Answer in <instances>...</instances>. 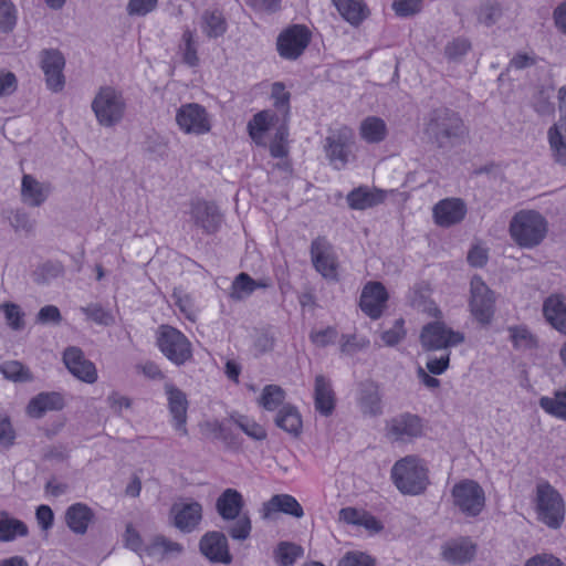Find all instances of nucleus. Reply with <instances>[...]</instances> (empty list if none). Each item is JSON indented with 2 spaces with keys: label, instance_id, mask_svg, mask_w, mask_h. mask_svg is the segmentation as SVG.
Returning a JSON list of instances; mask_svg holds the SVG:
<instances>
[{
  "label": "nucleus",
  "instance_id": "nucleus-30",
  "mask_svg": "<svg viewBox=\"0 0 566 566\" xmlns=\"http://www.w3.org/2000/svg\"><path fill=\"white\" fill-rule=\"evenodd\" d=\"M64 398L59 392H41L33 397L28 407L27 412L32 418H41L48 411H59L64 408Z\"/></svg>",
  "mask_w": 566,
  "mask_h": 566
},
{
  "label": "nucleus",
  "instance_id": "nucleus-47",
  "mask_svg": "<svg viewBox=\"0 0 566 566\" xmlns=\"http://www.w3.org/2000/svg\"><path fill=\"white\" fill-rule=\"evenodd\" d=\"M369 339L356 334H343L339 339V349L343 355L354 356L369 346Z\"/></svg>",
  "mask_w": 566,
  "mask_h": 566
},
{
  "label": "nucleus",
  "instance_id": "nucleus-52",
  "mask_svg": "<svg viewBox=\"0 0 566 566\" xmlns=\"http://www.w3.org/2000/svg\"><path fill=\"white\" fill-rule=\"evenodd\" d=\"M271 98L276 109L282 111L286 117L290 113L291 94L286 91L284 83L274 82L271 87Z\"/></svg>",
  "mask_w": 566,
  "mask_h": 566
},
{
  "label": "nucleus",
  "instance_id": "nucleus-36",
  "mask_svg": "<svg viewBox=\"0 0 566 566\" xmlns=\"http://www.w3.org/2000/svg\"><path fill=\"white\" fill-rule=\"evenodd\" d=\"M339 14L352 25L360 24L368 14L366 4L360 0H332Z\"/></svg>",
  "mask_w": 566,
  "mask_h": 566
},
{
  "label": "nucleus",
  "instance_id": "nucleus-50",
  "mask_svg": "<svg viewBox=\"0 0 566 566\" xmlns=\"http://www.w3.org/2000/svg\"><path fill=\"white\" fill-rule=\"evenodd\" d=\"M8 221L15 232L29 233L34 228V221L24 209H15L8 212Z\"/></svg>",
  "mask_w": 566,
  "mask_h": 566
},
{
  "label": "nucleus",
  "instance_id": "nucleus-24",
  "mask_svg": "<svg viewBox=\"0 0 566 566\" xmlns=\"http://www.w3.org/2000/svg\"><path fill=\"white\" fill-rule=\"evenodd\" d=\"M190 214L195 223L208 234L217 232L222 221L218 208L203 200L192 202Z\"/></svg>",
  "mask_w": 566,
  "mask_h": 566
},
{
  "label": "nucleus",
  "instance_id": "nucleus-64",
  "mask_svg": "<svg viewBox=\"0 0 566 566\" xmlns=\"http://www.w3.org/2000/svg\"><path fill=\"white\" fill-rule=\"evenodd\" d=\"M158 0H129L127 4V13L129 15H146L151 12Z\"/></svg>",
  "mask_w": 566,
  "mask_h": 566
},
{
  "label": "nucleus",
  "instance_id": "nucleus-27",
  "mask_svg": "<svg viewBox=\"0 0 566 566\" xmlns=\"http://www.w3.org/2000/svg\"><path fill=\"white\" fill-rule=\"evenodd\" d=\"M336 397L332 382L324 375H317L314 381V406L322 416L328 417L335 409Z\"/></svg>",
  "mask_w": 566,
  "mask_h": 566
},
{
  "label": "nucleus",
  "instance_id": "nucleus-59",
  "mask_svg": "<svg viewBox=\"0 0 566 566\" xmlns=\"http://www.w3.org/2000/svg\"><path fill=\"white\" fill-rule=\"evenodd\" d=\"M423 0H394L392 9L399 17H410L421 10Z\"/></svg>",
  "mask_w": 566,
  "mask_h": 566
},
{
  "label": "nucleus",
  "instance_id": "nucleus-8",
  "mask_svg": "<svg viewBox=\"0 0 566 566\" xmlns=\"http://www.w3.org/2000/svg\"><path fill=\"white\" fill-rule=\"evenodd\" d=\"M354 147L355 135L353 129L340 126L331 132L325 138L324 151L329 165L336 170H342L355 159Z\"/></svg>",
  "mask_w": 566,
  "mask_h": 566
},
{
  "label": "nucleus",
  "instance_id": "nucleus-6",
  "mask_svg": "<svg viewBox=\"0 0 566 566\" xmlns=\"http://www.w3.org/2000/svg\"><path fill=\"white\" fill-rule=\"evenodd\" d=\"M156 345L174 365L182 366L192 358V344L178 328L160 325L156 332Z\"/></svg>",
  "mask_w": 566,
  "mask_h": 566
},
{
  "label": "nucleus",
  "instance_id": "nucleus-2",
  "mask_svg": "<svg viewBox=\"0 0 566 566\" xmlns=\"http://www.w3.org/2000/svg\"><path fill=\"white\" fill-rule=\"evenodd\" d=\"M244 499L235 489H226L216 501V510L223 521H232L228 528L229 535L237 541H244L250 536L252 524L248 513H242Z\"/></svg>",
  "mask_w": 566,
  "mask_h": 566
},
{
  "label": "nucleus",
  "instance_id": "nucleus-38",
  "mask_svg": "<svg viewBox=\"0 0 566 566\" xmlns=\"http://www.w3.org/2000/svg\"><path fill=\"white\" fill-rule=\"evenodd\" d=\"M29 533L28 526L21 520L11 517L7 512H0V542H12L17 537H24Z\"/></svg>",
  "mask_w": 566,
  "mask_h": 566
},
{
  "label": "nucleus",
  "instance_id": "nucleus-18",
  "mask_svg": "<svg viewBox=\"0 0 566 566\" xmlns=\"http://www.w3.org/2000/svg\"><path fill=\"white\" fill-rule=\"evenodd\" d=\"M165 394L167 396L168 409L172 418V427L180 436L186 437L187 430V410L188 399L186 394L175 385L167 382L165 385Z\"/></svg>",
  "mask_w": 566,
  "mask_h": 566
},
{
  "label": "nucleus",
  "instance_id": "nucleus-57",
  "mask_svg": "<svg viewBox=\"0 0 566 566\" xmlns=\"http://www.w3.org/2000/svg\"><path fill=\"white\" fill-rule=\"evenodd\" d=\"M471 49V43L463 38H458L449 42L444 48V54L449 60H459Z\"/></svg>",
  "mask_w": 566,
  "mask_h": 566
},
{
  "label": "nucleus",
  "instance_id": "nucleus-5",
  "mask_svg": "<svg viewBox=\"0 0 566 566\" xmlns=\"http://www.w3.org/2000/svg\"><path fill=\"white\" fill-rule=\"evenodd\" d=\"M391 478L402 494L418 495L428 484L427 469L415 455H407L397 461L391 469Z\"/></svg>",
  "mask_w": 566,
  "mask_h": 566
},
{
  "label": "nucleus",
  "instance_id": "nucleus-31",
  "mask_svg": "<svg viewBox=\"0 0 566 566\" xmlns=\"http://www.w3.org/2000/svg\"><path fill=\"white\" fill-rule=\"evenodd\" d=\"M277 122V115L271 109L256 113L248 123V133L259 146H265L264 135Z\"/></svg>",
  "mask_w": 566,
  "mask_h": 566
},
{
  "label": "nucleus",
  "instance_id": "nucleus-49",
  "mask_svg": "<svg viewBox=\"0 0 566 566\" xmlns=\"http://www.w3.org/2000/svg\"><path fill=\"white\" fill-rule=\"evenodd\" d=\"M81 311L86 315L88 319L98 325L109 326L115 322L113 314L97 303H92L87 306L81 307Z\"/></svg>",
  "mask_w": 566,
  "mask_h": 566
},
{
  "label": "nucleus",
  "instance_id": "nucleus-1",
  "mask_svg": "<svg viewBox=\"0 0 566 566\" xmlns=\"http://www.w3.org/2000/svg\"><path fill=\"white\" fill-rule=\"evenodd\" d=\"M548 222L536 210L523 209L511 219L509 232L512 240L522 249H533L546 238Z\"/></svg>",
  "mask_w": 566,
  "mask_h": 566
},
{
  "label": "nucleus",
  "instance_id": "nucleus-32",
  "mask_svg": "<svg viewBox=\"0 0 566 566\" xmlns=\"http://www.w3.org/2000/svg\"><path fill=\"white\" fill-rule=\"evenodd\" d=\"M94 518V512L84 503H75L67 507L65 522L72 532L83 535Z\"/></svg>",
  "mask_w": 566,
  "mask_h": 566
},
{
  "label": "nucleus",
  "instance_id": "nucleus-29",
  "mask_svg": "<svg viewBox=\"0 0 566 566\" xmlns=\"http://www.w3.org/2000/svg\"><path fill=\"white\" fill-rule=\"evenodd\" d=\"M272 286V281L269 277L259 280L252 279L248 273H239L230 287L229 295L234 301H242L249 297L258 289H269Z\"/></svg>",
  "mask_w": 566,
  "mask_h": 566
},
{
  "label": "nucleus",
  "instance_id": "nucleus-42",
  "mask_svg": "<svg viewBox=\"0 0 566 566\" xmlns=\"http://www.w3.org/2000/svg\"><path fill=\"white\" fill-rule=\"evenodd\" d=\"M547 138L554 161L566 166V138L557 124L549 127Z\"/></svg>",
  "mask_w": 566,
  "mask_h": 566
},
{
  "label": "nucleus",
  "instance_id": "nucleus-21",
  "mask_svg": "<svg viewBox=\"0 0 566 566\" xmlns=\"http://www.w3.org/2000/svg\"><path fill=\"white\" fill-rule=\"evenodd\" d=\"M52 186L50 182L38 180L30 174H24L21 179V201L31 208L41 207L50 197Z\"/></svg>",
  "mask_w": 566,
  "mask_h": 566
},
{
  "label": "nucleus",
  "instance_id": "nucleus-55",
  "mask_svg": "<svg viewBox=\"0 0 566 566\" xmlns=\"http://www.w3.org/2000/svg\"><path fill=\"white\" fill-rule=\"evenodd\" d=\"M501 14L502 10L499 4L484 3L479 8L478 21L485 27H491L497 22Z\"/></svg>",
  "mask_w": 566,
  "mask_h": 566
},
{
  "label": "nucleus",
  "instance_id": "nucleus-40",
  "mask_svg": "<svg viewBox=\"0 0 566 566\" xmlns=\"http://www.w3.org/2000/svg\"><path fill=\"white\" fill-rule=\"evenodd\" d=\"M200 27L202 32L210 39L222 36L227 31V21L219 10L205 11L201 17Z\"/></svg>",
  "mask_w": 566,
  "mask_h": 566
},
{
  "label": "nucleus",
  "instance_id": "nucleus-46",
  "mask_svg": "<svg viewBox=\"0 0 566 566\" xmlns=\"http://www.w3.org/2000/svg\"><path fill=\"white\" fill-rule=\"evenodd\" d=\"M285 399V391L277 385H266L259 398V403L264 409L273 411L277 409Z\"/></svg>",
  "mask_w": 566,
  "mask_h": 566
},
{
  "label": "nucleus",
  "instance_id": "nucleus-3",
  "mask_svg": "<svg viewBox=\"0 0 566 566\" xmlns=\"http://www.w3.org/2000/svg\"><path fill=\"white\" fill-rule=\"evenodd\" d=\"M467 133L462 118L458 113L440 107L429 114L424 134L439 147L452 145L455 139Z\"/></svg>",
  "mask_w": 566,
  "mask_h": 566
},
{
  "label": "nucleus",
  "instance_id": "nucleus-12",
  "mask_svg": "<svg viewBox=\"0 0 566 566\" xmlns=\"http://www.w3.org/2000/svg\"><path fill=\"white\" fill-rule=\"evenodd\" d=\"M470 310L474 318L483 324L491 323L494 315L495 297L484 281L475 275L470 283Z\"/></svg>",
  "mask_w": 566,
  "mask_h": 566
},
{
  "label": "nucleus",
  "instance_id": "nucleus-61",
  "mask_svg": "<svg viewBox=\"0 0 566 566\" xmlns=\"http://www.w3.org/2000/svg\"><path fill=\"white\" fill-rule=\"evenodd\" d=\"M406 336L403 329V319L399 318L395 322L394 326L381 334V339L387 346H395L400 343Z\"/></svg>",
  "mask_w": 566,
  "mask_h": 566
},
{
  "label": "nucleus",
  "instance_id": "nucleus-43",
  "mask_svg": "<svg viewBox=\"0 0 566 566\" xmlns=\"http://www.w3.org/2000/svg\"><path fill=\"white\" fill-rule=\"evenodd\" d=\"M303 554L302 546L291 542H280L274 551V559L279 566H292Z\"/></svg>",
  "mask_w": 566,
  "mask_h": 566
},
{
  "label": "nucleus",
  "instance_id": "nucleus-53",
  "mask_svg": "<svg viewBox=\"0 0 566 566\" xmlns=\"http://www.w3.org/2000/svg\"><path fill=\"white\" fill-rule=\"evenodd\" d=\"M511 340L516 348H533L536 346V339L532 333L524 326L510 327Z\"/></svg>",
  "mask_w": 566,
  "mask_h": 566
},
{
  "label": "nucleus",
  "instance_id": "nucleus-37",
  "mask_svg": "<svg viewBox=\"0 0 566 566\" xmlns=\"http://www.w3.org/2000/svg\"><path fill=\"white\" fill-rule=\"evenodd\" d=\"M359 135L368 144H378L387 136V125L380 117L368 116L360 123Z\"/></svg>",
  "mask_w": 566,
  "mask_h": 566
},
{
  "label": "nucleus",
  "instance_id": "nucleus-13",
  "mask_svg": "<svg viewBox=\"0 0 566 566\" xmlns=\"http://www.w3.org/2000/svg\"><path fill=\"white\" fill-rule=\"evenodd\" d=\"M463 340L462 333L454 332L440 322L427 324L420 334V343L426 350L447 349L463 343Z\"/></svg>",
  "mask_w": 566,
  "mask_h": 566
},
{
  "label": "nucleus",
  "instance_id": "nucleus-16",
  "mask_svg": "<svg viewBox=\"0 0 566 566\" xmlns=\"http://www.w3.org/2000/svg\"><path fill=\"white\" fill-rule=\"evenodd\" d=\"M422 432L421 418L409 412L401 413L387 423V434L395 441L408 442L421 437Z\"/></svg>",
  "mask_w": 566,
  "mask_h": 566
},
{
  "label": "nucleus",
  "instance_id": "nucleus-4",
  "mask_svg": "<svg viewBox=\"0 0 566 566\" xmlns=\"http://www.w3.org/2000/svg\"><path fill=\"white\" fill-rule=\"evenodd\" d=\"M534 504L538 522L552 530H558L563 525L566 514L565 501L548 482L543 481L536 485Z\"/></svg>",
  "mask_w": 566,
  "mask_h": 566
},
{
  "label": "nucleus",
  "instance_id": "nucleus-28",
  "mask_svg": "<svg viewBox=\"0 0 566 566\" xmlns=\"http://www.w3.org/2000/svg\"><path fill=\"white\" fill-rule=\"evenodd\" d=\"M475 554V546L469 538H457L448 541L441 548V556L451 564H465L470 562Z\"/></svg>",
  "mask_w": 566,
  "mask_h": 566
},
{
  "label": "nucleus",
  "instance_id": "nucleus-17",
  "mask_svg": "<svg viewBox=\"0 0 566 566\" xmlns=\"http://www.w3.org/2000/svg\"><path fill=\"white\" fill-rule=\"evenodd\" d=\"M63 361L69 371L77 379L87 384H94L97 380L95 365L85 358L81 348L67 347L63 353Z\"/></svg>",
  "mask_w": 566,
  "mask_h": 566
},
{
  "label": "nucleus",
  "instance_id": "nucleus-48",
  "mask_svg": "<svg viewBox=\"0 0 566 566\" xmlns=\"http://www.w3.org/2000/svg\"><path fill=\"white\" fill-rule=\"evenodd\" d=\"M182 61L189 66H197L199 57L197 54V43L193 31L186 29L182 33V43L180 44Z\"/></svg>",
  "mask_w": 566,
  "mask_h": 566
},
{
  "label": "nucleus",
  "instance_id": "nucleus-20",
  "mask_svg": "<svg viewBox=\"0 0 566 566\" xmlns=\"http://www.w3.org/2000/svg\"><path fill=\"white\" fill-rule=\"evenodd\" d=\"M433 219L439 227L449 228L460 223L467 214V206L462 199L446 198L433 207Z\"/></svg>",
  "mask_w": 566,
  "mask_h": 566
},
{
  "label": "nucleus",
  "instance_id": "nucleus-15",
  "mask_svg": "<svg viewBox=\"0 0 566 566\" xmlns=\"http://www.w3.org/2000/svg\"><path fill=\"white\" fill-rule=\"evenodd\" d=\"M64 66L65 59L59 50L49 49L41 52V69L45 75V83L48 88L54 93L64 88Z\"/></svg>",
  "mask_w": 566,
  "mask_h": 566
},
{
  "label": "nucleus",
  "instance_id": "nucleus-51",
  "mask_svg": "<svg viewBox=\"0 0 566 566\" xmlns=\"http://www.w3.org/2000/svg\"><path fill=\"white\" fill-rule=\"evenodd\" d=\"M287 136V127L284 124L277 127L274 138L269 145V150L273 158H284L289 155Z\"/></svg>",
  "mask_w": 566,
  "mask_h": 566
},
{
  "label": "nucleus",
  "instance_id": "nucleus-39",
  "mask_svg": "<svg viewBox=\"0 0 566 566\" xmlns=\"http://www.w3.org/2000/svg\"><path fill=\"white\" fill-rule=\"evenodd\" d=\"M538 405L547 415L566 421V387L555 390L553 397H541Z\"/></svg>",
  "mask_w": 566,
  "mask_h": 566
},
{
  "label": "nucleus",
  "instance_id": "nucleus-10",
  "mask_svg": "<svg viewBox=\"0 0 566 566\" xmlns=\"http://www.w3.org/2000/svg\"><path fill=\"white\" fill-rule=\"evenodd\" d=\"M311 39V31L305 25L293 24L279 34L276 51L283 60L296 61L308 46Z\"/></svg>",
  "mask_w": 566,
  "mask_h": 566
},
{
  "label": "nucleus",
  "instance_id": "nucleus-60",
  "mask_svg": "<svg viewBox=\"0 0 566 566\" xmlns=\"http://www.w3.org/2000/svg\"><path fill=\"white\" fill-rule=\"evenodd\" d=\"M524 566H566V564L552 553H537L526 559Z\"/></svg>",
  "mask_w": 566,
  "mask_h": 566
},
{
  "label": "nucleus",
  "instance_id": "nucleus-26",
  "mask_svg": "<svg viewBox=\"0 0 566 566\" xmlns=\"http://www.w3.org/2000/svg\"><path fill=\"white\" fill-rule=\"evenodd\" d=\"M545 319L559 333L566 334V296L560 293L551 294L543 303Z\"/></svg>",
  "mask_w": 566,
  "mask_h": 566
},
{
  "label": "nucleus",
  "instance_id": "nucleus-62",
  "mask_svg": "<svg viewBox=\"0 0 566 566\" xmlns=\"http://www.w3.org/2000/svg\"><path fill=\"white\" fill-rule=\"evenodd\" d=\"M338 566H375V560L361 552H349L338 563Z\"/></svg>",
  "mask_w": 566,
  "mask_h": 566
},
{
  "label": "nucleus",
  "instance_id": "nucleus-63",
  "mask_svg": "<svg viewBox=\"0 0 566 566\" xmlns=\"http://www.w3.org/2000/svg\"><path fill=\"white\" fill-rule=\"evenodd\" d=\"M15 431L8 416L0 415V444L4 448L13 446Z\"/></svg>",
  "mask_w": 566,
  "mask_h": 566
},
{
  "label": "nucleus",
  "instance_id": "nucleus-22",
  "mask_svg": "<svg viewBox=\"0 0 566 566\" xmlns=\"http://www.w3.org/2000/svg\"><path fill=\"white\" fill-rule=\"evenodd\" d=\"M200 552L213 563L230 564L231 555L228 547V539L221 532H209L205 534L199 543Z\"/></svg>",
  "mask_w": 566,
  "mask_h": 566
},
{
  "label": "nucleus",
  "instance_id": "nucleus-34",
  "mask_svg": "<svg viewBox=\"0 0 566 566\" xmlns=\"http://www.w3.org/2000/svg\"><path fill=\"white\" fill-rule=\"evenodd\" d=\"M275 424L293 437L302 433L303 421L296 407L286 403L283 405L275 416Z\"/></svg>",
  "mask_w": 566,
  "mask_h": 566
},
{
  "label": "nucleus",
  "instance_id": "nucleus-19",
  "mask_svg": "<svg viewBox=\"0 0 566 566\" xmlns=\"http://www.w3.org/2000/svg\"><path fill=\"white\" fill-rule=\"evenodd\" d=\"M388 301V293L379 282H368L360 294V310L371 319H378Z\"/></svg>",
  "mask_w": 566,
  "mask_h": 566
},
{
  "label": "nucleus",
  "instance_id": "nucleus-56",
  "mask_svg": "<svg viewBox=\"0 0 566 566\" xmlns=\"http://www.w3.org/2000/svg\"><path fill=\"white\" fill-rule=\"evenodd\" d=\"M235 423L239 426V428L249 437L255 440H263L266 438V431L265 429L256 423L253 420H250L249 418L244 416H240Z\"/></svg>",
  "mask_w": 566,
  "mask_h": 566
},
{
  "label": "nucleus",
  "instance_id": "nucleus-45",
  "mask_svg": "<svg viewBox=\"0 0 566 566\" xmlns=\"http://www.w3.org/2000/svg\"><path fill=\"white\" fill-rule=\"evenodd\" d=\"M18 23V9L11 0H0V33H11Z\"/></svg>",
  "mask_w": 566,
  "mask_h": 566
},
{
  "label": "nucleus",
  "instance_id": "nucleus-58",
  "mask_svg": "<svg viewBox=\"0 0 566 566\" xmlns=\"http://www.w3.org/2000/svg\"><path fill=\"white\" fill-rule=\"evenodd\" d=\"M337 335L336 328L329 326L325 329L312 331L310 339L317 347H326L335 343Z\"/></svg>",
  "mask_w": 566,
  "mask_h": 566
},
{
  "label": "nucleus",
  "instance_id": "nucleus-35",
  "mask_svg": "<svg viewBox=\"0 0 566 566\" xmlns=\"http://www.w3.org/2000/svg\"><path fill=\"white\" fill-rule=\"evenodd\" d=\"M358 406L366 416L376 417L381 415V397L379 389L374 384H365L359 392Z\"/></svg>",
  "mask_w": 566,
  "mask_h": 566
},
{
  "label": "nucleus",
  "instance_id": "nucleus-23",
  "mask_svg": "<svg viewBox=\"0 0 566 566\" xmlns=\"http://www.w3.org/2000/svg\"><path fill=\"white\" fill-rule=\"evenodd\" d=\"M275 513H283L295 518L304 516V510L298 501L290 494H276L264 502L261 509L262 518L269 520Z\"/></svg>",
  "mask_w": 566,
  "mask_h": 566
},
{
  "label": "nucleus",
  "instance_id": "nucleus-41",
  "mask_svg": "<svg viewBox=\"0 0 566 566\" xmlns=\"http://www.w3.org/2000/svg\"><path fill=\"white\" fill-rule=\"evenodd\" d=\"M339 520L347 524L365 526L369 530H379L378 521L364 511L354 507H344L339 511Z\"/></svg>",
  "mask_w": 566,
  "mask_h": 566
},
{
  "label": "nucleus",
  "instance_id": "nucleus-25",
  "mask_svg": "<svg viewBox=\"0 0 566 566\" xmlns=\"http://www.w3.org/2000/svg\"><path fill=\"white\" fill-rule=\"evenodd\" d=\"M175 526L186 533L193 531L202 518V506L198 502L175 504L171 509Z\"/></svg>",
  "mask_w": 566,
  "mask_h": 566
},
{
  "label": "nucleus",
  "instance_id": "nucleus-33",
  "mask_svg": "<svg viewBox=\"0 0 566 566\" xmlns=\"http://www.w3.org/2000/svg\"><path fill=\"white\" fill-rule=\"evenodd\" d=\"M182 552L184 547L181 544L163 535L155 536L151 542L145 546V555L156 560L175 557Z\"/></svg>",
  "mask_w": 566,
  "mask_h": 566
},
{
  "label": "nucleus",
  "instance_id": "nucleus-9",
  "mask_svg": "<svg viewBox=\"0 0 566 566\" xmlns=\"http://www.w3.org/2000/svg\"><path fill=\"white\" fill-rule=\"evenodd\" d=\"M453 504L467 516H478L485 505V493L473 480H462L451 490Z\"/></svg>",
  "mask_w": 566,
  "mask_h": 566
},
{
  "label": "nucleus",
  "instance_id": "nucleus-7",
  "mask_svg": "<svg viewBox=\"0 0 566 566\" xmlns=\"http://www.w3.org/2000/svg\"><path fill=\"white\" fill-rule=\"evenodd\" d=\"M92 111L101 126L113 127L123 119L126 102L122 92L112 86H102L92 101Z\"/></svg>",
  "mask_w": 566,
  "mask_h": 566
},
{
  "label": "nucleus",
  "instance_id": "nucleus-44",
  "mask_svg": "<svg viewBox=\"0 0 566 566\" xmlns=\"http://www.w3.org/2000/svg\"><path fill=\"white\" fill-rule=\"evenodd\" d=\"M381 201V197L365 188H357L350 191L347 196V202L350 208L356 210H364L373 207Z\"/></svg>",
  "mask_w": 566,
  "mask_h": 566
},
{
  "label": "nucleus",
  "instance_id": "nucleus-54",
  "mask_svg": "<svg viewBox=\"0 0 566 566\" xmlns=\"http://www.w3.org/2000/svg\"><path fill=\"white\" fill-rule=\"evenodd\" d=\"M1 310L4 313V317H6L8 325L12 329L19 331L24 327V321H23L24 314L22 313L19 305H17L14 303H3V304H1Z\"/></svg>",
  "mask_w": 566,
  "mask_h": 566
},
{
  "label": "nucleus",
  "instance_id": "nucleus-11",
  "mask_svg": "<svg viewBox=\"0 0 566 566\" xmlns=\"http://www.w3.org/2000/svg\"><path fill=\"white\" fill-rule=\"evenodd\" d=\"M176 123L181 132L189 135H203L211 130L210 115L198 103L182 104L176 112Z\"/></svg>",
  "mask_w": 566,
  "mask_h": 566
},
{
  "label": "nucleus",
  "instance_id": "nucleus-14",
  "mask_svg": "<svg viewBox=\"0 0 566 566\" xmlns=\"http://www.w3.org/2000/svg\"><path fill=\"white\" fill-rule=\"evenodd\" d=\"M311 259L315 270L326 280L336 281L338 263L332 244L323 237L311 243Z\"/></svg>",
  "mask_w": 566,
  "mask_h": 566
}]
</instances>
